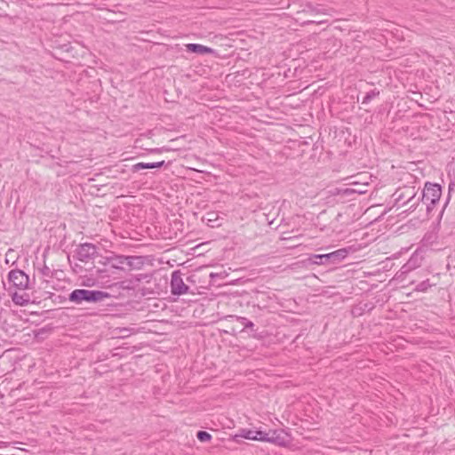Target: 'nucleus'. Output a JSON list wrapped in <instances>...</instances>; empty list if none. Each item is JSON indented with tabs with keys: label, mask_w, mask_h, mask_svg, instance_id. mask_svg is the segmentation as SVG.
<instances>
[{
	"label": "nucleus",
	"mask_w": 455,
	"mask_h": 455,
	"mask_svg": "<svg viewBox=\"0 0 455 455\" xmlns=\"http://www.w3.org/2000/svg\"><path fill=\"white\" fill-rule=\"evenodd\" d=\"M242 437L248 440H255L261 442H267L272 443L283 444V442L281 441L277 431H271L269 433H265L263 431H253L251 429H241L239 434L235 435V438Z\"/></svg>",
	"instance_id": "obj_1"
},
{
	"label": "nucleus",
	"mask_w": 455,
	"mask_h": 455,
	"mask_svg": "<svg viewBox=\"0 0 455 455\" xmlns=\"http://www.w3.org/2000/svg\"><path fill=\"white\" fill-rule=\"evenodd\" d=\"M108 297V294L101 291L76 289L69 294V300L76 304H81L83 301H101L103 299Z\"/></svg>",
	"instance_id": "obj_2"
},
{
	"label": "nucleus",
	"mask_w": 455,
	"mask_h": 455,
	"mask_svg": "<svg viewBox=\"0 0 455 455\" xmlns=\"http://www.w3.org/2000/svg\"><path fill=\"white\" fill-rule=\"evenodd\" d=\"M442 195L441 186L438 184L426 183L422 191V202L427 205V210L429 212L431 206L439 202Z\"/></svg>",
	"instance_id": "obj_3"
},
{
	"label": "nucleus",
	"mask_w": 455,
	"mask_h": 455,
	"mask_svg": "<svg viewBox=\"0 0 455 455\" xmlns=\"http://www.w3.org/2000/svg\"><path fill=\"white\" fill-rule=\"evenodd\" d=\"M9 281L17 288L25 290L28 287V276L20 269H14L9 272Z\"/></svg>",
	"instance_id": "obj_4"
},
{
	"label": "nucleus",
	"mask_w": 455,
	"mask_h": 455,
	"mask_svg": "<svg viewBox=\"0 0 455 455\" xmlns=\"http://www.w3.org/2000/svg\"><path fill=\"white\" fill-rule=\"evenodd\" d=\"M188 286L185 284L180 271L172 274L171 291L174 295H182L188 292Z\"/></svg>",
	"instance_id": "obj_5"
},
{
	"label": "nucleus",
	"mask_w": 455,
	"mask_h": 455,
	"mask_svg": "<svg viewBox=\"0 0 455 455\" xmlns=\"http://www.w3.org/2000/svg\"><path fill=\"white\" fill-rule=\"evenodd\" d=\"M132 257H125V256H115L113 258H110L108 259L110 265L112 267L115 268H123L124 265H132Z\"/></svg>",
	"instance_id": "obj_6"
},
{
	"label": "nucleus",
	"mask_w": 455,
	"mask_h": 455,
	"mask_svg": "<svg viewBox=\"0 0 455 455\" xmlns=\"http://www.w3.org/2000/svg\"><path fill=\"white\" fill-rule=\"evenodd\" d=\"M186 48L188 52H195L197 54H206L213 52V49L198 44H188L186 45Z\"/></svg>",
	"instance_id": "obj_7"
},
{
	"label": "nucleus",
	"mask_w": 455,
	"mask_h": 455,
	"mask_svg": "<svg viewBox=\"0 0 455 455\" xmlns=\"http://www.w3.org/2000/svg\"><path fill=\"white\" fill-rule=\"evenodd\" d=\"M347 255V249H339L331 253L326 254V260H329L331 263H337L343 259Z\"/></svg>",
	"instance_id": "obj_8"
},
{
	"label": "nucleus",
	"mask_w": 455,
	"mask_h": 455,
	"mask_svg": "<svg viewBox=\"0 0 455 455\" xmlns=\"http://www.w3.org/2000/svg\"><path fill=\"white\" fill-rule=\"evenodd\" d=\"M12 299L14 304L18 306H27L30 302V297L28 293L14 292L12 295Z\"/></svg>",
	"instance_id": "obj_9"
},
{
	"label": "nucleus",
	"mask_w": 455,
	"mask_h": 455,
	"mask_svg": "<svg viewBox=\"0 0 455 455\" xmlns=\"http://www.w3.org/2000/svg\"><path fill=\"white\" fill-rule=\"evenodd\" d=\"M164 164V161L156 162V163H138L132 166L133 172H138L142 169H154L162 167Z\"/></svg>",
	"instance_id": "obj_10"
},
{
	"label": "nucleus",
	"mask_w": 455,
	"mask_h": 455,
	"mask_svg": "<svg viewBox=\"0 0 455 455\" xmlns=\"http://www.w3.org/2000/svg\"><path fill=\"white\" fill-rule=\"evenodd\" d=\"M95 253V246L91 243L82 244L78 250L80 258H89Z\"/></svg>",
	"instance_id": "obj_11"
},
{
	"label": "nucleus",
	"mask_w": 455,
	"mask_h": 455,
	"mask_svg": "<svg viewBox=\"0 0 455 455\" xmlns=\"http://www.w3.org/2000/svg\"><path fill=\"white\" fill-rule=\"evenodd\" d=\"M367 192L366 189H354L352 187L351 188H337L336 189V192L334 193L335 195H341V196H348V195H351V194H365Z\"/></svg>",
	"instance_id": "obj_12"
},
{
	"label": "nucleus",
	"mask_w": 455,
	"mask_h": 455,
	"mask_svg": "<svg viewBox=\"0 0 455 455\" xmlns=\"http://www.w3.org/2000/svg\"><path fill=\"white\" fill-rule=\"evenodd\" d=\"M311 260L313 263L321 265L325 264L329 262V260H326V254H315L311 257Z\"/></svg>",
	"instance_id": "obj_13"
},
{
	"label": "nucleus",
	"mask_w": 455,
	"mask_h": 455,
	"mask_svg": "<svg viewBox=\"0 0 455 455\" xmlns=\"http://www.w3.org/2000/svg\"><path fill=\"white\" fill-rule=\"evenodd\" d=\"M196 436L201 442H209L212 439V435L205 431H198Z\"/></svg>",
	"instance_id": "obj_14"
},
{
	"label": "nucleus",
	"mask_w": 455,
	"mask_h": 455,
	"mask_svg": "<svg viewBox=\"0 0 455 455\" xmlns=\"http://www.w3.org/2000/svg\"><path fill=\"white\" fill-rule=\"evenodd\" d=\"M378 94H379V92H376L375 90L371 91L364 96V98L363 99L362 104H368Z\"/></svg>",
	"instance_id": "obj_15"
},
{
	"label": "nucleus",
	"mask_w": 455,
	"mask_h": 455,
	"mask_svg": "<svg viewBox=\"0 0 455 455\" xmlns=\"http://www.w3.org/2000/svg\"><path fill=\"white\" fill-rule=\"evenodd\" d=\"M349 186L369 187L368 181L364 179H358L348 183Z\"/></svg>",
	"instance_id": "obj_16"
},
{
	"label": "nucleus",
	"mask_w": 455,
	"mask_h": 455,
	"mask_svg": "<svg viewBox=\"0 0 455 455\" xmlns=\"http://www.w3.org/2000/svg\"><path fill=\"white\" fill-rule=\"evenodd\" d=\"M430 287L428 281H423L417 285L416 290L419 291H426Z\"/></svg>",
	"instance_id": "obj_17"
},
{
	"label": "nucleus",
	"mask_w": 455,
	"mask_h": 455,
	"mask_svg": "<svg viewBox=\"0 0 455 455\" xmlns=\"http://www.w3.org/2000/svg\"><path fill=\"white\" fill-rule=\"evenodd\" d=\"M243 320L244 321V327L245 328H252L253 327V323L245 319V318H243Z\"/></svg>",
	"instance_id": "obj_18"
},
{
	"label": "nucleus",
	"mask_w": 455,
	"mask_h": 455,
	"mask_svg": "<svg viewBox=\"0 0 455 455\" xmlns=\"http://www.w3.org/2000/svg\"><path fill=\"white\" fill-rule=\"evenodd\" d=\"M354 189H366L368 187H361V186H351Z\"/></svg>",
	"instance_id": "obj_19"
},
{
	"label": "nucleus",
	"mask_w": 455,
	"mask_h": 455,
	"mask_svg": "<svg viewBox=\"0 0 455 455\" xmlns=\"http://www.w3.org/2000/svg\"><path fill=\"white\" fill-rule=\"evenodd\" d=\"M217 275H218L217 274H213V273H212V274L210 275V276H211V277H212V278H213V277H215V276H217Z\"/></svg>",
	"instance_id": "obj_20"
},
{
	"label": "nucleus",
	"mask_w": 455,
	"mask_h": 455,
	"mask_svg": "<svg viewBox=\"0 0 455 455\" xmlns=\"http://www.w3.org/2000/svg\"><path fill=\"white\" fill-rule=\"evenodd\" d=\"M413 199H414V196H411V197L409 199L408 203L411 202Z\"/></svg>",
	"instance_id": "obj_21"
}]
</instances>
